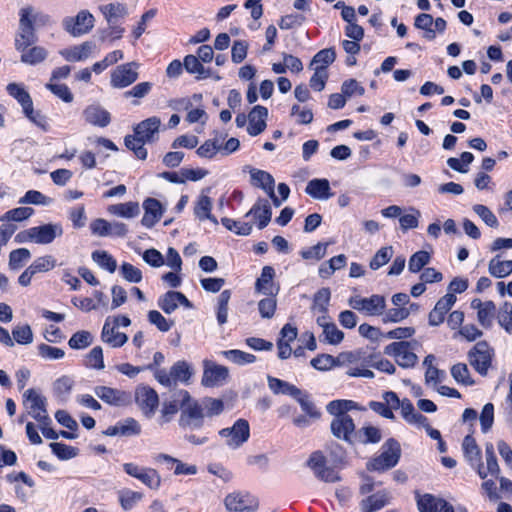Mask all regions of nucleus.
Returning a JSON list of instances; mask_svg holds the SVG:
<instances>
[{
	"label": "nucleus",
	"instance_id": "25",
	"mask_svg": "<svg viewBox=\"0 0 512 512\" xmlns=\"http://www.w3.org/2000/svg\"><path fill=\"white\" fill-rule=\"evenodd\" d=\"M34 243L36 244H50L57 237L63 234V229L60 224L49 223L41 226L32 227Z\"/></svg>",
	"mask_w": 512,
	"mask_h": 512
},
{
	"label": "nucleus",
	"instance_id": "38",
	"mask_svg": "<svg viewBox=\"0 0 512 512\" xmlns=\"http://www.w3.org/2000/svg\"><path fill=\"white\" fill-rule=\"evenodd\" d=\"M485 456H486V469L484 471L483 467H479L478 475L480 478L485 479L488 474L492 476L498 477L500 468L497 462V458L494 453V446L491 443H487L485 447Z\"/></svg>",
	"mask_w": 512,
	"mask_h": 512
},
{
	"label": "nucleus",
	"instance_id": "23",
	"mask_svg": "<svg viewBox=\"0 0 512 512\" xmlns=\"http://www.w3.org/2000/svg\"><path fill=\"white\" fill-rule=\"evenodd\" d=\"M96 48L97 46L94 42L85 41L80 45L62 49L59 51V53L65 58V60L69 62H80L92 56Z\"/></svg>",
	"mask_w": 512,
	"mask_h": 512
},
{
	"label": "nucleus",
	"instance_id": "63",
	"mask_svg": "<svg viewBox=\"0 0 512 512\" xmlns=\"http://www.w3.org/2000/svg\"><path fill=\"white\" fill-rule=\"evenodd\" d=\"M93 260L102 268L113 273L116 270L117 264L115 259L105 251H95L92 254Z\"/></svg>",
	"mask_w": 512,
	"mask_h": 512
},
{
	"label": "nucleus",
	"instance_id": "51",
	"mask_svg": "<svg viewBox=\"0 0 512 512\" xmlns=\"http://www.w3.org/2000/svg\"><path fill=\"white\" fill-rule=\"evenodd\" d=\"M93 342V336L89 331H78L72 335L68 344L72 349H84Z\"/></svg>",
	"mask_w": 512,
	"mask_h": 512
},
{
	"label": "nucleus",
	"instance_id": "45",
	"mask_svg": "<svg viewBox=\"0 0 512 512\" xmlns=\"http://www.w3.org/2000/svg\"><path fill=\"white\" fill-rule=\"evenodd\" d=\"M212 201L206 195H201L194 207V213L200 220L208 219L217 224V219L211 214Z\"/></svg>",
	"mask_w": 512,
	"mask_h": 512
},
{
	"label": "nucleus",
	"instance_id": "49",
	"mask_svg": "<svg viewBox=\"0 0 512 512\" xmlns=\"http://www.w3.org/2000/svg\"><path fill=\"white\" fill-rule=\"evenodd\" d=\"M462 448L465 457L470 462H479L481 450L476 444L475 439L471 435H467L462 443Z\"/></svg>",
	"mask_w": 512,
	"mask_h": 512
},
{
	"label": "nucleus",
	"instance_id": "10",
	"mask_svg": "<svg viewBox=\"0 0 512 512\" xmlns=\"http://www.w3.org/2000/svg\"><path fill=\"white\" fill-rule=\"evenodd\" d=\"M95 18L87 10H81L75 17H67L63 21L64 29L74 37L89 33L94 27Z\"/></svg>",
	"mask_w": 512,
	"mask_h": 512
},
{
	"label": "nucleus",
	"instance_id": "56",
	"mask_svg": "<svg viewBox=\"0 0 512 512\" xmlns=\"http://www.w3.org/2000/svg\"><path fill=\"white\" fill-rule=\"evenodd\" d=\"M34 210L30 207H19L7 211L5 214L0 216V221H23L28 219Z\"/></svg>",
	"mask_w": 512,
	"mask_h": 512
},
{
	"label": "nucleus",
	"instance_id": "41",
	"mask_svg": "<svg viewBox=\"0 0 512 512\" xmlns=\"http://www.w3.org/2000/svg\"><path fill=\"white\" fill-rule=\"evenodd\" d=\"M400 412L404 420L411 425L419 426L420 424H425L426 417L418 413L408 399L402 400Z\"/></svg>",
	"mask_w": 512,
	"mask_h": 512
},
{
	"label": "nucleus",
	"instance_id": "20",
	"mask_svg": "<svg viewBox=\"0 0 512 512\" xmlns=\"http://www.w3.org/2000/svg\"><path fill=\"white\" fill-rule=\"evenodd\" d=\"M228 377V370L224 366L217 365L209 360L204 361L202 384L206 387L221 385Z\"/></svg>",
	"mask_w": 512,
	"mask_h": 512
},
{
	"label": "nucleus",
	"instance_id": "17",
	"mask_svg": "<svg viewBox=\"0 0 512 512\" xmlns=\"http://www.w3.org/2000/svg\"><path fill=\"white\" fill-rule=\"evenodd\" d=\"M308 466L313 470L317 478L325 482H336L339 476L332 469L326 467L325 457L321 452H314L308 460Z\"/></svg>",
	"mask_w": 512,
	"mask_h": 512
},
{
	"label": "nucleus",
	"instance_id": "39",
	"mask_svg": "<svg viewBox=\"0 0 512 512\" xmlns=\"http://www.w3.org/2000/svg\"><path fill=\"white\" fill-rule=\"evenodd\" d=\"M108 24L116 23L120 18L127 15V8L122 3H109L99 7Z\"/></svg>",
	"mask_w": 512,
	"mask_h": 512
},
{
	"label": "nucleus",
	"instance_id": "24",
	"mask_svg": "<svg viewBox=\"0 0 512 512\" xmlns=\"http://www.w3.org/2000/svg\"><path fill=\"white\" fill-rule=\"evenodd\" d=\"M456 302V296L453 293H447L440 298L433 310L429 313V324L438 326L444 321L446 313L452 308Z\"/></svg>",
	"mask_w": 512,
	"mask_h": 512
},
{
	"label": "nucleus",
	"instance_id": "27",
	"mask_svg": "<svg viewBox=\"0 0 512 512\" xmlns=\"http://www.w3.org/2000/svg\"><path fill=\"white\" fill-rule=\"evenodd\" d=\"M159 307L166 313H173L179 305L190 308L192 305L184 294L177 291H168L158 302Z\"/></svg>",
	"mask_w": 512,
	"mask_h": 512
},
{
	"label": "nucleus",
	"instance_id": "31",
	"mask_svg": "<svg viewBox=\"0 0 512 512\" xmlns=\"http://www.w3.org/2000/svg\"><path fill=\"white\" fill-rule=\"evenodd\" d=\"M101 339L104 343L116 348L123 346L127 342L128 337L125 333L119 332L115 325H112L110 318H108L104 323Z\"/></svg>",
	"mask_w": 512,
	"mask_h": 512
},
{
	"label": "nucleus",
	"instance_id": "52",
	"mask_svg": "<svg viewBox=\"0 0 512 512\" xmlns=\"http://www.w3.org/2000/svg\"><path fill=\"white\" fill-rule=\"evenodd\" d=\"M203 407L204 417H213L221 414L224 410V403L220 399L204 398L201 401Z\"/></svg>",
	"mask_w": 512,
	"mask_h": 512
},
{
	"label": "nucleus",
	"instance_id": "12",
	"mask_svg": "<svg viewBox=\"0 0 512 512\" xmlns=\"http://www.w3.org/2000/svg\"><path fill=\"white\" fill-rule=\"evenodd\" d=\"M94 394L110 406L124 407L130 405L132 402V397L129 392L108 386H96L94 388Z\"/></svg>",
	"mask_w": 512,
	"mask_h": 512
},
{
	"label": "nucleus",
	"instance_id": "37",
	"mask_svg": "<svg viewBox=\"0 0 512 512\" xmlns=\"http://www.w3.org/2000/svg\"><path fill=\"white\" fill-rule=\"evenodd\" d=\"M250 177L252 185L263 189L267 194H273L274 178L266 171L251 169Z\"/></svg>",
	"mask_w": 512,
	"mask_h": 512
},
{
	"label": "nucleus",
	"instance_id": "43",
	"mask_svg": "<svg viewBox=\"0 0 512 512\" xmlns=\"http://www.w3.org/2000/svg\"><path fill=\"white\" fill-rule=\"evenodd\" d=\"M488 271L495 278H504L512 273V260L495 257L489 261Z\"/></svg>",
	"mask_w": 512,
	"mask_h": 512
},
{
	"label": "nucleus",
	"instance_id": "44",
	"mask_svg": "<svg viewBox=\"0 0 512 512\" xmlns=\"http://www.w3.org/2000/svg\"><path fill=\"white\" fill-rule=\"evenodd\" d=\"M268 385H269V388L275 394H285V395H290L292 397H298L300 395V389H298L296 386H294L288 382L282 381L278 378L268 376Z\"/></svg>",
	"mask_w": 512,
	"mask_h": 512
},
{
	"label": "nucleus",
	"instance_id": "50",
	"mask_svg": "<svg viewBox=\"0 0 512 512\" xmlns=\"http://www.w3.org/2000/svg\"><path fill=\"white\" fill-rule=\"evenodd\" d=\"M142 499L143 493L138 491L125 489L119 493V501L124 510L132 509Z\"/></svg>",
	"mask_w": 512,
	"mask_h": 512
},
{
	"label": "nucleus",
	"instance_id": "40",
	"mask_svg": "<svg viewBox=\"0 0 512 512\" xmlns=\"http://www.w3.org/2000/svg\"><path fill=\"white\" fill-rule=\"evenodd\" d=\"M108 212L112 215L123 218H134L140 213L138 202H126L113 204L108 207Z\"/></svg>",
	"mask_w": 512,
	"mask_h": 512
},
{
	"label": "nucleus",
	"instance_id": "59",
	"mask_svg": "<svg viewBox=\"0 0 512 512\" xmlns=\"http://www.w3.org/2000/svg\"><path fill=\"white\" fill-rule=\"evenodd\" d=\"M221 222L226 229L235 232L238 235H249L252 230V225L245 222L235 221L230 218H222Z\"/></svg>",
	"mask_w": 512,
	"mask_h": 512
},
{
	"label": "nucleus",
	"instance_id": "29",
	"mask_svg": "<svg viewBox=\"0 0 512 512\" xmlns=\"http://www.w3.org/2000/svg\"><path fill=\"white\" fill-rule=\"evenodd\" d=\"M143 208L145 213L141 222L145 227L151 228L161 219L163 215V207L158 200L148 198L144 201Z\"/></svg>",
	"mask_w": 512,
	"mask_h": 512
},
{
	"label": "nucleus",
	"instance_id": "33",
	"mask_svg": "<svg viewBox=\"0 0 512 512\" xmlns=\"http://www.w3.org/2000/svg\"><path fill=\"white\" fill-rule=\"evenodd\" d=\"M389 500L390 495L386 490L378 491L363 499L360 503V508L362 512H374L387 505Z\"/></svg>",
	"mask_w": 512,
	"mask_h": 512
},
{
	"label": "nucleus",
	"instance_id": "1",
	"mask_svg": "<svg viewBox=\"0 0 512 512\" xmlns=\"http://www.w3.org/2000/svg\"><path fill=\"white\" fill-rule=\"evenodd\" d=\"M161 125L160 118L153 116L140 122L135 128V136L128 135L125 137V145L128 149L133 150L136 157L144 160L147 157V150L143 147L145 142L154 140L155 134L158 133Z\"/></svg>",
	"mask_w": 512,
	"mask_h": 512
},
{
	"label": "nucleus",
	"instance_id": "36",
	"mask_svg": "<svg viewBox=\"0 0 512 512\" xmlns=\"http://www.w3.org/2000/svg\"><path fill=\"white\" fill-rule=\"evenodd\" d=\"M331 292L329 288H321L313 297L311 311L318 316H329L328 307L330 303Z\"/></svg>",
	"mask_w": 512,
	"mask_h": 512
},
{
	"label": "nucleus",
	"instance_id": "35",
	"mask_svg": "<svg viewBox=\"0 0 512 512\" xmlns=\"http://www.w3.org/2000/svg\"><path fill=\"white\" fill-rule=\"evenodd\" d=\"M305 192L315 199L326 200L331 197L329 181L313 179L308 182Z\"/></svg>",
	"mask_w": 512,
	"mask_h": 512
},
{
	"label": "nucleus",
	"instance_id": "64",
	"mask_svg": "<svg viewBox=\"0 0 512 512\" xmlns=\"http://www.w3.org/2000/svg\"><path fill=\"white\" fill-rule=\"evenodd\" d=\"M498 322L508 333L512 332V304L505 302L498 314Z\"/></svg>",
	"mask_w": 512,
	"mask_h": 512
},
{
	"label": "nucleus",
	"instance_id": "8",
	"mask_svg": "<svg viewBox=\"0 0 512 512\" xmlns=\"http://www.w3.org/2000/svg\"><path fill=\"white\" fill-rule=\"evenodd\" d=\"M224 506L228 512H256L258 499L245 491H233L224 498Z\"/></svg>",
	"mask_w": 512,
	"mask_h": 512
},
{
	"label": "nucleus",
	"instance_id": "34",
	"mask_svg": "<svg viewBox=\"0 0 512 512\" xmlns=\"http://www.w3.org/2000/svg\"><path fill=\"white\" fill-rule=\"evenodd\" d=\"M254 215L258 219V228H265L271 220V208L267 200L259 199L246 216Z\"/></svg>",
	"mask_w": 512,
	"mask_h": 512
},
{
	"label": "nucleus",
	"instance_id": "60",
	"mask_svg": "<svg viewBox=\"0 0 512 512\" xmlns=\"http://www.w3.org/2000/svg\"><path fill=\"white\" fill-rule=\"evenodd\" d=\"M359 441L366 443H377L381 440L380 430L374 426H366L356 433Z\"/></svg>",
	"mask_w": 512,
	"mask_h": 512
},
{
	"label": "nucleus",
	"instance_id": "42",
	"mask_svg": "<svg viewBox=\"0 0 512 512\" xmlns=\"http://www.w3.org/2000/svg\"><path fill=\"white\" fill-rule=\"evenodd\" d=\"M18 51L21 52V61L29 65H36L44 61L48 55V51L41 46L28 47Z\"/></svg>",
	"mask_w": 512,
	"mask_h": 512
},
{
	"label": "nucleus",
	"instance_id": "61",
	"mask_svg": "<svg viewBox=\"0 0 512 512\" xmlns=\"http://www.w3.org/2000/svg\"><path fill=\"white\" fill-rule=\"evenodd\" d=\"M393 256V249L391 246L383 247L376 252L372 260L370 261V268L377 270L380 267L387 264Z\"/></svg>",
	"mask_w": 512,
	"mask_h": 512
},
{
	"label": "nucleus",
	"instance_id": "4",
	"mask_svg": "<svg viewBox=\"0 0 512 512\" xmlns=\"http://www.w3.org/2000/svg\"><path fill=\"white\" fill-rule=\"evenodd\" d=\"M7 91L18 101L22 107L23 113L31 122L43 129H46L47 122L45 117L40 112L34 111L32 99L22 85L10 83L7 85Z\"/></svg>",
	"mask_w": 512,
	"mask_h": 512
},
{
	"label": "nucleus",
	"instance_id": "48",
	"mask_svg": "<svg viewBox=\"0 0 512 512\" xmlns=\"http://www.w3.org/2000/svg\"><path fill=\"white\" fill-rule=\"evenodd\" d=\"M137 479L152 490H158L162 483L158 471L150 467H145Z\"/></svg>",
	"mask_w": 512,
	"mask_h": 512
},
{
	"label": "nucleus",
	"instance_id": "18",
	"mask_svg": "<svg viewBox=\"0 0 512 512\" xmlns=\"http://www.w3.org/2000/svg\"><path fill=\"white\" fill-rule=\"evenodd\" d=\"M316 323L322 328L320 341L331 345H338L344 339V333L338 329L329 316H318Z\"/></svg>",
	"mask_w": 512,
	"mask_h": 512
},
{
	"label": "nucleus",
	"instance_id": "16",
	"mask_svg": "<svg viewBox=\"0 0 512 512\" xmlns=\"http://www.w3.org/2000/svg\"><path fill=\"white\" fill-rule=\"evenodd\" d=\"M331 430L334 436L350 443L356 437L354 421L348 414L335 416L331 422Z\"/></svg>",
	"mask_w": 512,
	"mask_h": 512
},
{
	"label": "nucleus",
	"instance_id": "58",
	"mask_svg": "<svg viewBox=\"0 0 512 512\" xmlns=\"http://www.w3.org/2000/svg\"><path fill=\"white\" fill-rule=\"evenodd\" d=\"M410 314V311L406 307H395L384 311L382 321L384 323H397L406 319Z\"/></svg>",
	"mask_w": 512,
	"mask_h": 512
},
{
	"label": "nucleus",
	"instance_id": "62",
	"mask_svg": "<svg viewBox=\"0 0 512 512\" xmlns=\"http://www.w3.org/2000/svg\"><path fill=\"white\" fill-rule=\"evenodd\" d=\"M430 261V254L426 251H418L414 253L408 263V268L411 272H419Z\"/></svg>",
	"mask_w": 512,
	"mask_h": 512
},
{
	"label": "nucleus",
	"instance_id": "47",
	"mask_svg": "<svg viewBox=\"0 0 512 512\" xmlns=\"http://www.w3.org/2000/svg\"><path fill=\"white\" fill-rule=\"evenodd\" d=\"M184 68L190 74H197V78H207L210 73L205 69L200 59L195 55H187L183 62Z\"/></svg>",
	"mask_w": 512,
	"mask_h": 512
},
{
	"label": "nucleus",
	"instance_id": "15",
	"mask_svg": "<svg viewBox=\"0 0 512 512\" xmlns=\"http://www.w3.org/2000/svg\"><path fill=\"white\" fill-rule=\"evenodd\" d=\"M416 503L419 512H455L445 499L429 493H416Z\"/></svg>",
	"mask_w": 512,
	"mask_h": 512
},
{
	"label": "nucleus",
	"instance_id": "53",
	"mask_svg": "<svg viewBox=\"0 0 512 512\" xmlns=\"http://www.w3.org/2000/svg\"><path fill=\"white\" fill-rule=\"evenodd\" d=\"M119 436L129 437L136 436L141 433V425L134 418H126L118 422Z\"/></svg>",
	"mask_w": 512,
	"mask_h": 512
},
{
	"label": "nucleus",
	"instance_id": "30",
	"mask_svg": "<svg viewBox=\"0 0 512 512\" xmlns=\"http://www.w3.org/2000/svg\"><path fill=\"white\" fill-rule=\"evenodd\" d=\"M19 16L21 21L30 24L34 29L46 26L50 21L48 15L29 5L20 9Z\"/></svg>",
	"mask_w": 512,
	"mask_h": 512
},
{
	"label": "nucleus",
	"instance_id": "55",
	"mask_svg": "<svg viewBox=\"0 0 512 512\" xmlns=\"http://www.w3.org/2000/svg\"><path fill=\"white\" fill-rule=\"evenodd\" d=\"M451 375L454 380L463 385L474 384L473 379L470 376V372L466 364L458 363L451 368Z\"/></svg>",
	"mask_w": 512,
	"mask_h": 512
},
{
	"label": "nucleus",
	"instance_id": "19",
	"mask_svg": "<svg viewBox=\"0 0 512 512\" xmlns=\"http://www.w3.org/2000/svg\"><path fill=\"white\" fill-rule=\"evenodd\" d=\"M470 306L477 311V321L483 328L492 327L496 314V305L493 301H482L475 298L471 301Z\"/></svg>",
	"mask_w": 512,
	"mask_h": 512
},
{
	"label": "nucleus",
	"instance_id": "5",
	"mask_svg": "<svg viewBox=\"0 0 512 512\" xmlns=\"http://www.w3.org/2000/svg\"><path fill=\"white\" fill-rule=\"evenodd\" d=\"M382 453L367 463V469L370 471H385L397 465L401 449L400 445L394 439L387 440Z\"/></svg>",
	"mask_w": 512,
	"mask_h": 512
},
{
	"label": "nucleus",
	"instance_id": "3",
	"mask_svg": "<svg viewBox=\"0 0 512 512\" xmlns=\"http://www.w3.org/2000/svg\"><path fill=\"white\" fill-rule=\"evenodd\" d=\"M193 373L191 365L182 360L174 363L169 371L157 369L154 376L161 385L171 387L175 386L178 382L188 384Z\"/></svg>",
	"mask_w": 512,
	"mask_h": 512
},
{
	"label": "nucleus",
	"instance_id": "6",
	"mask_svg": "<svg viewBox=\"0 0 512 512\" xmlns=\"http://www.w3.org/2000/svg\"><path fill=\"white\" fill-rule=\"evenodd\" d=\"M23 407L26 413L38 423L51 422L46 405L47 400L35 389H27L23 393Z\"/></svg>",
	"mask_w": 512,
	"mask_h": 512
},
{
	"label": "nucleus",
	"instance_id": "9",
	"mask_svg": "<svg viewBox=\"0 0 512 512\" xmlns=\"http://www.w3.org/2000/svg\"><path fill=\"white\" fill-rule=\"evenodd\" d=\"M219 435L225 440V444L229 448L237 449L249 439V423L244 419H238L232 427L220 430Z\"/></svg>",
	"mask_w": 512,
	"mask_h": 512
},
{
	"label": "nucleus",
	"instance_id": "46",
	"mask_svg": "<svg viewBox=\"0 0 512 512\" xmlns=\"http://www.w3.org/2000/svg\"><path fill=\"white\" fill-rule=\"evenodd\" d=\"M181 410V402L178 401V391H176L170 400L165 401L162 405L160 423L166 424L171 421L173 416Z\"/></svg>",
	"mask_w": 512,
	"mask_h": 512
},
{
	"label": "nucleus",
	"instance_id": "54",
	"mask_svg": "<svg viewBox=\"0 0 512 512\" xmlns=\"http://www.w3.org/2000/svg\"><path fill=\"white\" fill-rule=\"evenodd\" d=\"M222 145L218 139H209L205 141L196 151L202 158H213L217 153H221Z\"/></svg>",
	"mask_w": 512,
	"mask_h": 512
},
{
	"label": "nucleus",
	"instance_id": "28",
	"mask_svg": "<svg viewBox=\"0 0 512 512\" xmlns=\"http://www.w3.org/2000/svg\"><path fill=\"white\" fill-rule=\"evenodd\" d=\"M268 117L267 108L257 105L248 115L249 126L247 131L250 135L256 136L262 133L266 128V120Z\"/></svg>",
	"mask_w": 512,
	"mask_h": 512
},
{
	"label": "nucleus",
	"instance_id": "26",
	"mask_svg": "<svg viewBox=\"0 0 512 512\" xmlns=\"http://www.w3.org/2000/svg\"><path fill=\"white\" fill-rule=\"evenodd\" d=\"M274 276V269L271 266H264L260 277L255 283V291L259 294L275 296L279 291V287L273 282Z\"/></svg>",
	"mask_w": 512,
	"mask_h": 512
},
{
	"label": "nucleus",
	"instance_id": "14",
	"mask_svg": "<svg viewBox=\"0 0 512 512\" xmlns=\"http://www.w3.org/2000/svg\"><path fill=\"white\" fill-rule=\"evenodd\" d=\"M135 401L143 414L151 418L158 405L159 398L157 392L148 386H139L135 391Z\"/></svg>",
	"mask_w": 512,
	"mask_h": 512
},
{
	"label": "nucleus",
	"instance_id": "7",
	"mask_svg": "<svg viewBox=\"0 0 512 512\" xmlns=\"http://www.w3.org/2000/svg\"><path fill=\"white\" fill-rule=\"evenodd\" d=\"M348 304L366 316H381L386 309L385 297L379 294L370 297L354 296L348 300Z\"/></svg>",
	"mask_w": 512,
	"mask_h": 512
},
{
	"label": "nucleus",
	"instance_id": "13",
	"mask_svg": "<svg viewBox=\"0 0 512 512\" xmlns=\"http://www.w3.org/2000/svg\"><path fill=\"white\" fill-rule=\"evenodd\" d=\"M469 363L481 375H486L491 364V350L485 341L478 342L468 353Z\"/></svg>",
	"mask_w": 512,
	"mask_h": 512
},
{
	"label": "nucleus",
	"instance_id": "32",
	"mask_svg": "<svg viewBox=\"0 0 512 512\" xmlns=\"http://www.w3.org/2000/svg\"><path fill=\"white\" fill-rule=\"evenodd\" d=\"M37 41L35 29L19 19V27L15 36L16 50H24Z\"/></svg>",
	"mask_w": 512,
	"mask_h": 512
},
{
	"label": "nucleus",
	"instance_id": "22",
	"mask_svg": "<svg viewBox=\"0 0 512 512\" xmlns=\"http://www.w3.org/2000/svg\"><path fill=\"white\" fill-rule=\"evenodd\" d=\"M84 120L96 127H106L111 122L110 113L99 104H90L82 112Z\"/></svg>",
	"mask_w": 512,
	"mask_h": 512
},
{
	"label": "nucleus",
	"instance_id": "11",
	"mask_svg": "<svg viewBox=\"0 0 512 512\" xmlns=\"http://www.w3.org/2000/svg\"><path fill=\"white\" fill-rule=\"evenodd\" d=\"M384 354L395 358L397 364L404 368L413 367L418 357L411 351L410 343L406 341L393 342L384 348Z\"/></svg>",
	"mask_w": 512,
	"mask_h": 512
},
{
	"label": "nucleus",
	"instance_id": "21",
	"mask_svg": "<svg viewBox=\"0 0 512 512\" xmlns=\"http://www.w3.org/2000/svg\"><path fill=\"white\" fill-rule=\"evenodd\" d=\"M136 63H127L118 66L111 75V85L116 88H124L136 81L138 73L133 69Z\"/></svg>",
	"mask_w": 512,
	"mask_h": 512
},
{
	"label": "nucleus",
	"instance_id": "2",
	"mask_svg": "<svg viewBox=\"0 0 512 512\" xmlns=\"http://www.w3.org/2000/svg\"><path fill=\"white\" fill-rule=\"evenodd\" d=\"M178 401L181 402L180 425L183 427H201L204 418L201 403L194 400L186 390L178 391Z\"/></svg>",
	"mask_w": 512,
	"mask_h": 512
},
{
	"label": "nucleus",
	"instance_id": "57",
	"mask_svg": "<svg viewBox=\"0 0 512 512\" xmlns=\"http://www.w3.org/2000/svg\"><path fill=\"white\" fill-rule=\"evenodd\" d=\"M31 257V253L26 248H19L13 250L9 256V267L13 270H17L23 266Z\"/></svg>",
	"mask_w": 512,
	"mask_h": 512
}]
</instances>
